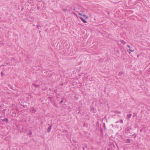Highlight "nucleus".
I'll use <instances>...</instances> for the list:
<instances>
[{
	"mask_svg": "<svg viewBox=\"0 0 150 150\" xmlns=\"http://www.w3.org/2000/svg\"><path fill=\"white\" fill-rule=\"evenodd\" d=\"M1 76H2L3 75V72H1Z\"/></svg>",
	"mask_w": 150,
	"mask_h": 150,
	"instance_id": "8",
	"label": "nucleus"
},
{
	"mask_svg": "<svg viewBox=\"0 0 150 150\" xmlns=\"http://www.w3.org/2000/svg\"><path fill=\"white\" fill-rule=\"evenodd\" d=\"M127 51L128 52V53L130 54L131 53V52H134V50H132L131 49H129V50H127Z\"/></svg>",
	"mask_w": 150,
	"mask_h": 150,
	"instance_id": "3",
	"label": "nucleus"
},
{
	"mask_svg": "<svg viewBox=\"0 0 150 150\" xmlns=\"http://www.w3.org/2000/svg\"><path fill=\"white\" fill-rule=\"evenodd\" d=\"M35 86L37 87H38L39 86L38 85H36Z\"/></svg>",
	"mask_w": 150,
	"mask_h": 150,
	"instance_id": "7",
	"label": "nucleus"
},
{
	"mask_svg": "<svg viewBox=\"0 0 150 150\" xmlns=\"http://www.w3.org/2000/svg\"><path fill=\"white\" fill-rule=\"evenodd\" d=\"M30 111L33 113L36 111V110L35 109L32 108L30 110Z\"/></svg>",
	"mask_w": 150,
	"mask_h": 150,
	"instance_id": "4",
	"label": "nucleus"
},
{
	"mask_svg": "<svg viewBox=\"0 0 150 150\" xmlns=\"http://www.w3.org/2000/svg\"><path fill=\"white\" fill-rule=\"evenodd\" d=\"M79 18L81 20H82V21L84 23H87V21L83 19L82 17H79Z\"/></svg>",
	"mask_w": 150,
	"mask_h": 150,
	"instance_id": "2",
	"label": "nucleus"
},
{
	"mask_svg": "<svg viewBox=\"0 0 150 150\" xmlns=\"http://www.w3.org/2000/svg\"><path fill=\"white\" fill-rule=\"evenodd\" d=\"M79 15L82 16L86 19H88V16H87V15H86L84 14H83L82 15L80 13H79Z\"/></svg>",
	"mask_w": 150,
	"mask_h": 150,
	"instance_id": "1",
	"label": "nucleus"
},
{
	"mask_svg": "<svg viewBox=\"0 0 150 150\" xmlns=\"http://www.w3.org/2000/svg\"><path fill=\"white\" fill-rule=\"evenodd\" d=\"M51 129V127H49L47 131L48 132H50Z\"/></svg>",
	"mask_w": 150,
	"mask_h": 150,
	"instance_id": "5",
	"label": "nucleus"
},
{
	"mask_svg": "<svg viewBox=\"0 0 150 150\" xmlns=\"http://www.w3.org/2000/svg\"><path fill=\"white\" fill-rule=\"evenodd\" d=\"M127 46L128 47H129V48L130 47V46L129 45H127Z\"/></svg>",
	"mask_w": 150,
	"mask_h": 150,
	"instance_id": "9",
	"label": "nucleus"
},
{
	"mask_svg": "<svg viewBox=\"0 0 150 150\" xmlns=\"http://www.w3.org/2000/svg\"><path fill=\"white\" fill-rule=\"evenodd\" d=\"M4 121H8V120L7 119H5L4 120Z\"/></svg>",
	"mask_w": 150,
	"mask_h": 150,
	"instance_id": "6",
	"label": "nucleus"
}]
</instances>
